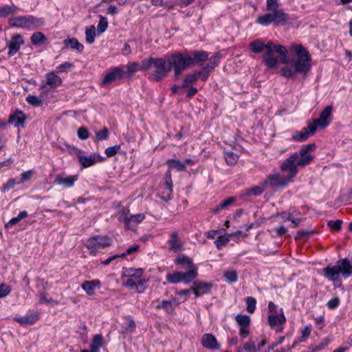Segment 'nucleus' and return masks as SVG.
Listing matches in <instances>:
<instances>
[{"label":"nucleus","instance_id":"49530a36","mask_svg":"<svg viewBox=\"0 0 352 352\" xmlns=\"http://www.w3.org/2000/svg\"><path fill=\"white\" fill-rule=\"evenodd\" d=\"M236 199L234 197H229L226 199L223 200L220 204L214 208V212H218L219 210L230 206L235 201Z\"/></svg>","mask_w":352,"mask_h":352},{"label":"nucleus","instance_id":"393cba45","mask_svg":"<svg viewBox=\"0 0 352 352\" xmlns=\"http://www.w3.org/2000/svg\"><path fill=\"white\" fill-rule=\"evenodd\" d=\"M98 157V156L95 154L90 155H78L79 163L81 166L85 168L90 167L98 162V160L96 159Z\"/></svg>","mask_w":352,"mask_h":352},{"label":"nucleus","instance_id":"a211bd4d","mask_svg":"<svg viewBox=\"0 0 352 352\" xmlns=\"http://www.w3.org/2000/svg\"><path fill=\"white\" fill-rule=\"evenodd\" d=\"M102 283L99 279H94L91 280H85L81 284V288L85 292V293L92 296L95 294V290L101 288Z\"/></svg>","mask_w":352,"mask_h":352},{"label":"nucleus","instance_id":"a18cd8bd","mask_svg":"<svg viewBox=\"0 0 352 352\" xmlns=\"http://www.w3.org/2000/svg\"><path fill=\"white\" fill-rule=\"evenodd\" d=\"M245 302L247 305V311L250 314H252L255 311L256 300L252 296H248L245 298Z\"/></svg>","mask_w":352,"mask_h":352},{"label":"nucleus","instance_id":"774afa93","mask_svg":"<svg viewBox=\"0 0 352 352\" xmlns=\"http://www.w3.org/2000/svg\"><path fill=\"white\" fill-rule=\"evenodd\" d=\"M158 308L163 309L166 311H168L172 309V302L163 300L157 306Z\"/></svg>","mask_w":352,"mask_h":352},{"label":"nucleus","instance_id":"603ef678","mask_svg":"<svg viewBox=\"0 0 352 352\" xmlns=\"http://www.w3.org/2000/svg\"><path fill=\"white\" fill-rule=\"evenodd\" d=\"M108 27V22L105 17L100 16V21L98 24L97 30L99 33H103L105 32Z\"/></svg>","mask_w":352,"mask_h":352},{"label":"nucleus","instance_id":"b1692460","mask_svg":"<svg viewBox=\"0 0 352 352\" xmlns=\"http://www.w3.org/2000/svg\"><path fill=\"white\" fill-rule=\"evenodd\" d=\"M46 85L54 89L62 83V79L54 72H48L45 75Z\"/></svg>","mask_w":352,"mask_h":352},{"label":"nucleus","instance_id":"13d9d810","mask_svg":"<svg viewBox=\"0 0 352 352\" xmlns=\"http://www.w3.org/2000/svg\"><path fill=\"white\" fill-rule=\"evenodd\" d=\"M77 135L79 139L85 140L89 138V133L85 127L81 126L78 130Z\"/></svg>","mask_w":352,"mask_h":352},{"label":"nucleus","instance_id":"bf43d9fd","mask_svg":"<svg viewBox=\"0 0 352 352\" xmlns=\"http://www.w3.org/2000/svg\"><path fill=\"white\" fill-rule=\"evenodd\" d=\"M103 336L101 334H96L94 336L91 344L101 348L103 345Z\"/></svg>","mask_w":352,"mask_h":352},{"label":"nucleus","instance_id":"412c9836","mask_svg":"<svg viewBox=\"0 0 352 352\" xmlns=\"http://www.w3.org/2000/svg\"><path fill=\"white\" fill-rule=\"evenodd\" d=\"M323 276L330 281H334L337 280L340 274L338 266L336 265H328L323 268Z\"/></svg>","mask_w":352,"mask_h":352},{"label":"nucleus","instance_id":"338daca9","mask_svg":"<svg viewBox=\"0 0 352 352\" xmlns=\"http://www.w3.org/2000/svg\"><path fill=\"white\" fill-rule=\"evenodd\" d=\"M329 344V341H326L325 342H321L320 344H318V345H311L309 349L312 351V352H317V351H321L323 349H324V347Z\"/></svg>","mask_w":352,"mask_h":352},{"label":"nucleus","instance_id":"ea45409f","mask_svg":"<svg viewBox=\"0 0 352 352\" xmlns=\"http://www.w3.org/2000/svg\"><path fill=\"white\" fill-rule=\"evenodd\" d=\"M212 70L210 67H207L206 65L202 67L201 69L198 71H195L196 76L197 79H200L202 81H206L209 77L210 73Z\"/></svg>","mask_w":352,"mask_h":352},{"label":"nucleus","instance_id":"37998d69","mask_svg":"<svg viewBox=\"0 0 352 352\" xmlns=\"http://www.w3.org/2000/svg\"><path fill=\"white\" fill-rule=\"evenodd\" d=\"M209 63L206 65L207 67H210L211 70H213L219 63L221 60V55L219 52L215 53L210 58L208 57Z\"/></svg>","mask_w":352,"mask_h":352},{"label":"nucleus","instance_id":"6ab92c4d","mask_svg":"<svg viewBox=\"0 0 352 352\" xmlns=\"http://www.w3.org/2000/svg\"><path fill=\"white\" fill-rule=\"evenodd\" d=\"M208 56L209 54L207 52L202 50L194 51L192 56H190V67L192 65H202L208 59Z\"/></svg>","mask_w":352,"mask_h":352},{"label":"nucleus","instance_id":"a19ab883","mask_svg":"<svg viewBox=\"0 0 352 352\" xmlns=\"http://www.w3.org/2000/svg\"><path fill=\"white\" fill-rule=\"evenodd\" d=\"M86 42L92 44L95 41L96 28L94 25L87 28L85 30Z\"/></svg>","mask_w":352,"mask_h":352},{"label":"nucleus","instance_id":"aec40b11","mask_svg":"<svg viewBox=\"0 0 352 352\" xmlns=\"http://www.w3.org/2000/svg\"><path fill=\"white\" fill-rule=\"evenodd\" d=\"M203 346L208 349H219V344L216 338L211 333H205L201 338Z\"/></svg>","mask_w":352,"mask_h":352},{"label":"nucleus","instance_id":"c756f323","mask_svg":"<svg viewBox=\"0 0 352 352\" xmlns=\"http://www.w3.org/2000/svg\"><path fill=\"white\" fill-rule=\"evenodd\" d=\"M38 319V315L37 314H31L23 317L15 318L22 325L32 324Z\"/></svg>","mask_w":352,"mask_h":352},{"label":"nucleus","instance_id":"6e6552de","mask_svg":"<svg viewBox=\"0 0 352 352\" xmlns=\"http://www.w3.org/2000/svg\"><path fill=\"white\" fill-rule=\"evenodd\" d=\"M170 71L174 69L175 78L178 79L182 72L190 67V55L187 53L175 52L166 58Z\"/></svg>","mask_w":352,"mask_h":352},{"label":"nucleus","instance_id":"3c124183","mask_svg":"<svg viewBox=\"0 0 352 352\" xmlns=\"http://www.w3.org/2000/svg\"><path fill=\"white\" fill-rule=\"evenodd\" d=\"M26 101L33 106H41L43 104V100L33 95H28Z\"/></svg>","mask_w":352,"mask_h":352},{"label":"nucleus","instance_id":"2eb2a0df","mask_svg":"<svg viewBox=\"0 0 352 352\" xmlns=\"http://www.w3.org/2000/svg\"><path fill=\"white\" fill-rule=\"evenodd\" d=\"M124 73V66L112 67L110 72L104 76L102 84L103 85H108L116 80L120 79L122 78Z\"/></svg>","mask_w":352,"mask_h":352},{"label":"nucleus","instance_id":"2f4dec72","mask_svg":"<svg viewBox=\"0 0 352 352\" xmlns=\"http://www.w3.org/2000/svg\"><path fill=\"white\" fill-rule=\"evenodd\" d=\"M30 41L33 45H38L45 44L47 42V38L43 33L36 32L32 34L30 37Z\"/></svg>","mask_w":352,"mask_h":352},{"label":"nucleus","instance_id":"f257e3e1","mask_svg":"<svg viewBox=\"0 0 352 352\" xmlns=\"http://www.w3.org/2000/svg\"><path fill=\"white\" fill-rule=\"evenodd\" d=\"M314 143L308 144L301 147L298 152H294L288 157L280 165V170L286 173L281 175L275 173L267 176L263 182V186L272 189H278L287 186L293 182L300 168L309 164L314 160V155L311 154L316 149Z\"/></svg>","mask_w":352,"mask_h":352},{"label":"nucleus","instance_id":"ddd939ff","mask_svg":"<svg viewBox=\"0 0 352 352\" xmlns=\"http://www.w3.org/2000/svg\"><path fill=\"white\" fill-rule=\"evenodd\" d=\"M235 320L239 326V336L241 338H245L250 333V317L246 314H237Z\"/></svg>","mask_w":352,"mask_h":352},{"label":"nucleus","instance_id":"4468645a","mask_svg":"<svg viewBox=\"0 0 352 352\" xmlns=\"http://www.w3.org/2000/svg\"><path fill=\"white\" fill-rule=\"evenodd\" d=\"M24 43L23 36L20 34L13 35L8 44V56L11 57L16 54Z\"/></svg>","mask_w":352,"mask_h":352},{"label":"nucleus","instance_id":"8fccbe9b","mask_svg":"<svg viewBox=\"0 0 352 352\" xmlns=\"http://www.w3.org/2000/svg\"><path fill=\"white\" fill-rule=\"evenodd\" d=\"M226 280L228 283H233L237 280V273L235 271H228L223 274Z\"/></svg>","mask_w":352,"mask_h":352},{"label":"nucleus","instance_id":"a878e982","mask_svg":"<svg viewBox=\"0 0 352 352\" xmlns=\"http://www.w3.org/2000/svg\"><path fill=\"white\" fill-rule=\"evenodd\" d=\"M315 133H311V131L307 127L302 128L300 131H296L293 133L292 138L297 142H304L307 140L311 135Z\"/></svg>","mask_w":352,"mask_h":352},{"label":"nucleus","instance_id":"4c0bfd02","mask_svg":"<svg viewBox=\"0 0 352 352\" xmlns=\"http://www.w3.org/2000/svg\"><path fill=\"white\" fill-rule=\"evenodd\" d=\"M195 289L201 290L203 293H208L212 288V285L209 283L196 280L193 282Z\"/></svg>","mask_w":352,"mask_h":352},{"label":"nucleus","instance_id":"1a4fd4ad","mask_svg":"<svg viewBox=\"0 0 352 352\" xmlns=\"http://www.w3.org/2000/svg\"><path fill=\"white\" fill-rule=\"evenodd\" d=\"M289 19V15L282 9L269 12L257 18L256 22L263 26H268L271 23L275 25H285Z\"/></svg>","mask_w":352,"mask_h":352},{"label":"nucleus","instance_id":"bb28decb","mask_svg":"<svg viewBox=\"0 0 352 352\" xmlns=\"http://www.w3.org/2000/svg\"><path fill=\"white\" fill-rule=\"evenodd\" d=\"M165 183L164 184V188L166 191V200H170L173 197V181L171 174L169 170L167 171L164 178Z\"/></svg>","mask_w":352,"mask_h":352},{"label":"nucleus","instance_id":"f8f14e48","mask_svg":"<svg viewBox=\"0 0 352 352\" xmlns=\"http://www.w3.org/2000/svg\"><path fill=\"white\" fill-rule=\"evenodd\" d=\"M286 318L284 316L283 309H279V313L276 315L268 316V323L270 327L276 332L280 333L283 331V324L285 323Z\"/></svg>","mask_w":352,"mask_h":352},{"label":"nucleus","instance_id":"9d476101","mask_svg":"<svg viewBox=\"0 0 352 352\" xmlns=\"http://www.w3.org/2000/svg\"><path fill=\"white\" fill-rule=\"evenodd\" d=\"M112 239L108 236L96 235L91 236L86 242V247L89 250V254L96 256L100 250L111 246Z\"/></svg>","mask_w":352,"mask_h":352},{"label":"nucleus","instance_id":"e433bc0d","mask_svg":"<svg viewBox=\"0 0 352 352\" xmlns=\"http://www.w3.org/2000/svg\"><path fill=\"white\" fill-rule=\"evenodd\" d=\"M250 49L254 53H260L266 50V44L261 40H256L250 43Z\"/></svg>","mask_w":352,"mask_h":352},{"label":"nucleus","instance_id":"de8ad7c7","mask_svg":"<svg viewBox=\"0 0 352 352\" xmlns=\"http://www.w3.org/2000/svg\"><path fill=\"white\" fill-rule=\"evenodd\" d=\"M243 350L249 351V352H257V348L254 342L252 340H249L246 342L243 348H239L238 349V352H242Z\"/></svg>","mask_w":352,"mask_h":352},{"label":"nucleus","instance_id":"f03ea898","mask_svg":"<svg viewBox=\"0 0 352 352\" xmlns=\"http://www.w3.org/2000/svg\"><path fill=\"white\" fill-rule=\"evenodd\" d=\"M296 56V60H289L286 67H283L280 74L288 78H294L298 74H306L311 67V58L308 52L300 44L294 45L291 47Z\"/></svg>","mask_w":352,"mask_h":352},{"label":"nucleus","instance_id":"c9c22d12","mask_svg":"<svg viewBox=\"0 0 352 352\" xmlns=\"http://www.w3.org/2000/svg\"><path fill=\"white\" fill-rule=\"evenodd\" d=\"M198 80L197 77L196 76L195 72H192L186 76L184 79L183 84L182 85V88L190 87L192 85L195 84Z\"/></svg>","mask_w":352,"mask_h":352},{"label":"nucleus","instance_id":"9b49d317","mask_svg":"<svg viewBox=\"0 0 352 352\" xmlns=\"http://www.w3.org/2000/svg\"><path fill=\"white\" fill-rule=\"evenodd\" d=\"M332 106H327L320 113L318 119L308 121V128L311 131V133H315L318 128L323 129L330 124L329 118L332 113Z\"/></svg>","mask_w":352,"mask_h":352},{"label":"nucleus","instance_id":"20e7f679","mask_svg":"<svg viewBox=\"0 0 352 352\" xmlns=\"http://www.w3.org/2000/svg\"><path fill=\"white\" fill-rule=\"evenodd\" d=\"M143 69H146L148 79L153 82H160L170 72L166 59L152 56L143 59Z\"/></svg>","mask_w":352,"mask_h":352},{"label":"nucleus","instance_id":"f3484780","mask_svg":"<svg viewBox=\"0 0 352 352\" xmlns=\"http://www.w3.org/2000/svg\"><path fill=\"white\" fill-rule=\"evenodd\" d=\"M27 118L28 117L22 111L16 110L13 114L10 116L8 123L13 124L14 127L24 128V123Z\"/></svg>","mask_w":352,"mask_h":352},{"label":"nucleus","instance_id":"4d7b16f0","mask_svg":"<svg viewBox=\"0 0 352 352\" xmlns=\"http://www.w3.org/2000/svg\"><path fill=\"white\" fill-rule=\"evenodd\" d=\"M139 248V245L133 244L131 247L128 248L124 253L119 255L120 258L124 257L126 255H131L132 254L136 253L138 251Z\"/></svg>","mask_w":352,"mask_h":352},{"label":"nucleus","instance_id":"39448f33","mask_svg":"<svg viewBox=\"0 0 352 352\" xmlns=\"http://www.w3.org/2000/svg\"><path fill=\"white\" fill-rule=\"evenodd\" d=\"M275 53L279 55L280 63H287L288 62L287 50L286 47L270 41L266 44V50L263 56V62L269 69L275 67L278 64V59L275 56Z\"/></svg>","mask_w":352,"mask_h":352},{"label":"nucleus","instance_id":"69168bd1","mask_svg":"<svg viewBox=\"0 0 352 352\" xmlns=\"http://www.w3.org/2000/svg\"><path fill=\"white\" fill-rule=\"evenodd\" d=\"M342 224V221L341 220H336V221H329L328 222V226L335 230H340L341 229V226Z\"/></svg>","mask_w":352,"mask_h":352},{"label":"nucleus","instance_id":"680f3d73","mask_svg":"<svg viewBox=\"0 0 352 352\" xmlns=\"http://www.w3.org/2000/svg\"><path fill=\"white\" fill-rule=\"evenodd\" d=\"M11 292V287L4 283L0 285V299L8 296Z\"/></svg>","mask_w":352,"mask_h":352},{"label":"nucleus","instance_id":"dca6fc26","mask_svg":"<svg viewBox=\"0 0 352 352\" xmlns=\"http://www.w3.org/2000/svg\"><path fill=\"white\" fill-rule=\"evenodd\" d=\"M78 175H66L65 174L57 175L54 183L58 185L63 186L65 188H71L78 180Z\"/></svg>","mask_w":352,"mask_h":352},{"label":"nucleus","instance_id":"4be33fe9","mask_svg":"<svg viewBox=\"0 0 352 352\" xmlns=\"http://www.w3.org/2000/svg\"><path fill=\"white\" fill-rule=\"evenodd\" d=\"M337 266H338L340 273L345 278H348L352 274V265L347 258L339 260L337 262Z\"/></svg>","mask_w":352,"mask_h":352},{"label":"nucleus","instance_id":"cd10ccee","mask_svg":"<svg viewBox=\"0 0 352 352\" xmlns=\"http://www.w3.org/2000/svg\"><path fill=\"white\" fill-rule=\"evenodd\" d=\"M18 8L14 4L3 5L0 6V18H6L10 15L16 14Z\"/></svg>","mask_w":352,"mask_h":352},{"label":"nucleus","instance_id":"7c9ffc66","mask_svg":"<svg viewBox=\"0 0 352 352\" xmlns=\"http://www.w3.org/2000/svg\"><path fill=\"white\" fill-rule=\"evenodd\" d=\"M63 43L66 46H69L71 49L76 50L79 52H82L84 50V46L81 44L77 38H72L65 39Z\"/></svg>","mask_w":352,"mask_h":352},{"label":"nucleus","instance_id":"473e14b6","mask_svg":"<svg viewBox=\"0 0 352 352\" xmlns=\"http://www.w3.org/2000/svg\"><path fill=\"white\" fill-rule=\"evenodd\" d=\"M166 164L170 168L175 169L179 172L184 171V163L177 159H169L166 161Z\"/></svg>","mask_w":352,"mask_h":352},{"label":"nucleus","instance_id":"052dcab7","mask_svg":"<svg viewBox=\"0 0 352 352\" xmlns=\"http://www.w3.org/2000/svg\"><path fill=\"white\" fill-rule=\"evenodd\" d=\"M278 3L277 0H267L266 10L269 12L278 9Z\"/></svg>","mask_w":352,"mask_h":352},{"label":"nucleus","instance_id":"0e129e2a","mask_svg":"<svg viewBox=\"0 0 352 352\" xmlns=\"http://www.w3.org/2000/svg\"><path fill=\"white\" fill-rule=\"evenodd\" d=\"M73 67H74L73 63H69V62H64L58 65V67H57V69L60 72H67V70H69Z\"/></svg>","mask_w":352,"mask_h":352},{"label":"nucleus","instance_id":"6e6d98bb","mask_svg":"<svg viewBox=\"0 0 352 352\" xmlns=\"http://www.w3.org/2000/svg\"><path fill=\"white\" fill-rule=\"evenodd\" d=\"M229 242V238L225 236H219L214 241L215 245L218 250H221L222 247Z\"/></svg>","mask_w":352,"mask_h":352},{"label":"nucleus","instance_id":"7ed1b4c3","mask_svg":"<svg viewBox=\"0 0 352 352\" xmlns=\"http://www.w3.org/2000/svg\"><path fill=\"white\" fill-rule=\"evenodd\" d=\"M175 264L180 265L182 269L186 270V272L176 271L166 274V279L168 283L177 284L182 282L188 284L197 277L198 267L190 257L186 255H180L175 258Z\"/></svg>","mask_w":352,"mask_h":352},{"label":"nucleus","instance_id":"72a5a7b5","mask_svg":"<svg viewBox=\"0 0 352 352\" xmlns=\"http://www.w3.org/2000/svg\"><path fill=\"white\" fill-rule=\"evenodd\" d=\"M144 219L145 216L143 213L130 215L129 218V226H127V229H133V227L135 225L141 223Z\"/></svg>","mask_w":352,"mask_h":352},{"label":"nucleus","instance_id":"79ce46f5","mask_svg":"<svg viewBox=\"0 0 352 352\" xmlns=\"http://www.w3.org/2000/svg\"><path fill=\"white\" fill-rule=\"evenodd\" d=\"M129 210L123 208L118 214V221L123 223L125 225L126 228H127V226H129Z\"/></svg>","mask_w":352,"mask_h":352},{"label":"nucleus","instance_id":"0eeeda50","mask_svg":"<svg viewBox=\"0 0 352 352\" xmlns=\"http://www.w3.org/2000/svg\"><path fill=\"white\" fill-rule=\"evenodd\" d=\"M8 23L12 28L33 30L44 25L45 20L33 15L17 16L9 19Z\"/></svg>","mask_w":352,"mask_h":352},{"label":"nucleus","instance_id":"c85d7f7f","mask_svg":"<svg viewBox=\"0 0 352 352\" xmlns=\"http://www.w3.org/2000/svg\"><path fill=\"white\" fill-rule=\"evenodd\" d=\"M126 70L129 77L138 71L146 72V69H143V60L140 64L137 62H129L126 65Z\"/></svg>","mask_w":352,"mask_h":352},{"label":"nucleus","instance_id":"58836bf2","mask_svg":"<svg viewBox=\"0 0 352 352\" xmlns=\"http://www.w3.org/2000/svg\"><path fill=\"white\" fill-rule=\"evenodd\" d=\"M267 188V186H263V182L262 183L261 186H253L252 188H248L245 190V195L250 196V195H255L258 196L261 195L265 188Z\"/></svg>","mask_w":352,"mask_h":352},{"label":"nucleus","instance_id":"e2e57ef3","mask_svg":"<svg viewBox=\"0 0 352 352\" xmlns=\"http://www.w3.org/2000/svg\"><path fill=\"white\" fill-rule=\"evenodd\" d=\"M340 302V298L338 296H335L327 303V306L329 309H335L339 306Z\"/></svg>","mask_w":352,"mask_h":352},{"label":"nucleus","instance_id":"864d4df0","mask_svg":"<svg viewBox=\"0 0 352 352\" xmlns=\"http://www.w3.org/2000/svg\"><path fill=\"white\" fill-rule=\"evenodd\" d=\"M120 145H115L108 147L105 149V154L107 157H111L116 155L120 150Z\"/></svg>","mask_w":352,"mask_h":352},{"label":"nucleus","instance_id":"f704fd0d","mask_svg":"<svg viewBox=\"0 0 352 352\" xmlns=\"http://www.w3.org/2000/svg\"><path fill=\"white\" fill-rule=\"evenodd\" d=\"M28 216V213L26 210H23L16 217L12 218L6 225V228H11L17 224L21 220L26 218Z\"/></svg>","mask_w":352,"mask_h":352},{"label":"nucleus","instance_id":"09e8293b","mask_svg":"<svg viewBox=\"0 0 352 352\" xmlns=\"http://www.w3.org/2000/svg\"><path fill=\"white\" fill-rule=\"evenodd\" d=\"M109 136V132L106 127L102 128L100 131L96 132V141L99 142L107 140Z\"/></svg>","mask_w":352,"mask_h":352},{"label":"nucleus","instance_id":"423d86ee","mask_svg":"<svg viewBox=\"0 0 352 352\" xmlns=\"http://www.w3.org/2000/svg\"><path fill=\"white\" fill-rule=\"evenodd\" d=\"M124 285L131 289H135L138 293H142L147 287V280L143 277V269L129 268L123 274Z\"/></svg>","mask_w":352,"mask_h":352},{"label":"nucleus","instance_id":"5701e85b","mask_svg":"<svg viewBox=\"0 0 352 352\" xmlns=\"http://www.w3.org/2000/svg\"><path fill=\"white\" fill-rule=\"evenodd\" d=\"M168 243L169 249L173 252H177L183 249V244L179 239L177 232H172L170 233Z\"/></svg>","mask_w":352,"mask_h":352},{"label":"nucleus","instance_id":"5fc2aeb1","mask_svg":"<svg viewBox=\"0 0 352 352\" xmlns=\"http://www.w3.org/2000/svg\"><path fill=\"white\" fill-rule=\"evenodd\" d=\"M311 332V325L306 326L301 331L302 335L299 338V341L302 342L307 340Z\"/></svg>","mask_w":352,"mask_h":352},{"label":"nucleus","instance_id":"c03bdc74","mask_svg":"<svg viewBox=\"0 0 352 352\" xmlns=\"http://www.w3.org/2000/svg\"><path fill=\"white\" fill-rule=\"evenodd\" d=\"M225 160L228 165H233L238 160V155L232 151H227L224 155Z\"/></svg>","mask_w":352,"mask_h":352}]
</instances>
